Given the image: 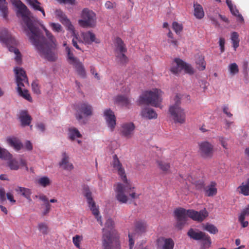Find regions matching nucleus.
Here are the masks:
<instances>
[{
  "label": "nucleus",
  "mask_w": 249,
  "mask_h": 249,
  "mask_svg": "<svg viewBox=\"0 0 249 249\" xmlns=\"http://www.w3.org/2000/svg\"><path fill=\"white\" fill-rule=\"evenodd\" d=\"M0 41L4 44L11 52H13L15 54V61L18 64L21 63V54L16 46L18 43L14 37L9 33L7 30L4 29L0 33Z\"/></svg>",
  "instance_id": "nucleus-5"
},
{
  "label": "nucleus",
  "mask_w": 249,
  "mask_h": 249,
  "mask_svg": "<svg viewBox=\"0 0 249 249\" xmlns=\"http://www.w3.org/2000/svg\"><path fill=\"white\" fill-rule=\"evenodd\" d=\"M12 158V155L6 149L0 147V159L9 160Z\"/></svg>",
  "instance_id": "nucleus-47"
},
{
  "label": "nucleus",
  "mask_w": 249,
  "mask_h": 249,
  "mask_svg": "<svg viewBox=\"0 0 249 249\" xmlns=\"http://www.w3.org/2000/svg\"><path fill=\"white\" fill-rule=\"evenodd\" d=\"M90 208V210L92 211L93 214L95 216H98L99 214V210L96 208L95 204L94 205L90 204V206H89Z\"/></svg>",
  "instance_id": "nucleus-60"
},
{
  "label": "nucleus",
  "mask_w": 249,
  "mask_h": 249,
  "mask_svg": "<svg viewBox=\"0 0 249 249\" xmlns=\"http://www.w3.org/2000/svg\"><path fill=\"white\" fill-rule=\"evenodd\" d=\"M162 91L159 89H154L145 92L139 99V104L150 105L155 107H159L161 102Z\"/></svg>",
  "instance_id": "nucleus-7"
},
{
  "label": "nucleus",
  "mask_w": 249,
  "mask_h": 249,
  "mask_svg": "<svg viewBox=\"0 0 249 249\" xmlns=\"http://www.w3.org/2000/svg\"><path fill=\"white\" fill-rule=\"evenodd\" d=\"M203 228L204 230L207 231L212 234H215L218 231V229L214 225L209 223L203 225Z\"/></svg>",
  "instance_id": "nucleus-39"
},
{
  "label": "nucleus",
  "mask_w": 249,
  "mask_h": 249,
  "mask_svg": "<svg viewBox=\"0 0 249 249\" xmlns=\"http://www.w3.org/2000/svg\"><path fill=\"white\" fill-rule=\"evenodd\" d=\"M225 39L223 37H220L219 40V45L220 48V52L221 53L225 51Z\"/></svg>",
  "instance_id": "nucleus-57"
},
{
  "label": "nucleus",
  "mask_w": 249,
  "mask_h": 249,
  "mask_svg": "<svg viewBox=\"0 0 249 249\" xmlns=\"http://www.w3.org/2000/svg\"><path fill=\"white\" fill-rule=\"evenodd\" d=\"M124 183H118L116 185L115 192L116 198L121 203H127L128 198L126 194L129 195L132 199L138 198L139 195L137 194L134 191V187L126 181H123Z\"/></svg>",
  "instance_id": "nucleus-3"
},
{
  "label": "nucleus",
  "mask_w": 249,
  "mask_h": 249,
  "mask_svg": "<svg viewBox=\"0 0 249 249\" xmlns=\"http://www.w3.org/2000/svg\"><path fill=\"white\" fill-rule=\"evenodd\" d=\"M57 15L61 18L68 24V29L74 32V27L71 24L70 21L67 18L66 15L61 11L57 12Z\"/></svg>",
  "instance_id": "nucleus-41"
},
{
  "label": "nucleus",
  "mask_w": 249,
  "mask_h": 249,
  "mask_svg": "<svg viewBox=\"0 0 249 249\" xmlns=\"http://www.w3.org/2000/svg\"><path fill=\"white\" fill-rule=\"evenodd\" d=\"M85 196L87 199V201L89 206H90V204H95V202L93 200L92 197L91 192L89 191V188H85Z\"/></svg>",
  "instance_id": "nucleus-45"
},
{
  "label": "nucleus",
  "mask_w": 249,
  "mask_h": 249,
  "mask_svg": "<svg viewBox=\"0 0 249 249\" xmlns=\"http://www.w3.org/2000/svg\"><path fill=\"white\" fill-rule=\"evenodd\" d=\"M83 37L84 41L88 44H90L93 42L96 43H99V40L96 39L95 35L90 31L83 33Z\"/></svg>",
  "instance_id": "nucleus-20"
},
{
  "label": "nucleus",
  "mask_w": 249,
  "mask_h": 249,
  "mask_svg": "<svg viewBox=\"0 0 249 249\" xmlns=\"http://www.w3.org/2000/svg\"><path fill=\"white\" fill-rule=\"evenodd\" d=\"M8 166L11 170H17L19 168V164L17 160L12 159L8 162Z\"/></svg>",
  "instance_id": "nucleus-48"
},
{
  "label": "nucleus",
  "mask_w": 249,
  "mask_h": 249,
  "mask_svg": "<svg viewBox=\"0 0 249 249\" xmlns=\"http://www.w3.org/2000/svg\"><path fill=\"white\" fill-rule=\"evenodd\" d=\"M6 141L10 146L13 147L17 151L20 150L23 147L22 143L16 137H13L7 138Z\"/></svg>",
  "instance_id": "nucleus-17"
},
{
  "label": "nucleus",
  "mask_w": 249,
  "mask_h": 249,
  "mask_svg": "<svg viewBox=\"0 0 249 249\" xmlns=\"http://www.w3.org/2000/svg\"><path fill=\"white\" fill-rule=\"evenodd\" d=\"M230 10L233 15H234L235 16L239 17V20L241 22L244 21V18L243 17L239 14L238 10L236 9L235 7L233 6L231 9H230Z\"/></svg>",
  "instance_id": "nucleus-54"
},
{
  "label": "nucleus",
  "mask_w": 249,
  "mask_h": 249,
  "mask_svg": "<svg viewBox=\"0 0 249 249\" xmlns=\"http://www.w3.org/2000/svg\"><path fill=\"white\" fill-rule=\"evenodd\" d=\"M194 16L198 19H201L204 16L203 9L201 5L197 3H194Z\"/></svg>",
  "instance_id": "nucleus-29"
},
{
  "label": "nucleus",
  "mask_w": 249,
  "mask_h": 249,
  "mask_svg": "<svg viewBox=\"0 0 249 249\" xmlns=\"http://www.w3.org/2000/svg\"><path fill=\"white\" fill-rule=\"evenodd\" d=\"M237 191L239 194H242L244 196H249V178L245 182H243L242 184L238 187Z\"/></svg>",
  "instance_id": "nucleus-23"
},
{
  "label": "nucleus",
  "mask_w": 249,
  "mask_h": 249,
  "mask_svg": "<svg viewBox=\"0 0 249 249\" xmlns=\"http://www.w3.org/2000/svg\"><path fill=\"white\" fill-rule=\"evenodd\" d=\"M205 233L201 231H197V230H194L191 228L187 232V235L191 238L195 240H200L205 235Z\"/></svg>",
  "instance_id": "nucleus-18"
},
{
  "label": "nucleus",
  "mask_w": 249,
  "mask_h": 249,
  "mask_svg": "<svg viewBox=\"0 0 249 249\" xmlns=\"http://www.w3.org/2000/svg\"><path fill=\"white\" fill-rule=\"evenodd\" d=\"M228 69L230 74L232 75H234L239 72L238 66L235 63H232L230 64Z\"/></svg>",
  "instance_id": "nucleus-46"
},
{
  "label": "nucleus",
  "mask_w": 249,
  "mask_h": 249,
  "mask_svg": "<svg viewBox=\"0 0 249 249\" xmlns=\"http://www.w3.org/2000/svg\"><path fill=\"white\" fill-rule=\"evenodd\" d=\"M76 119L80 123L86 124L87 121V117L92 115L93 108L91 105L87 103H80L75 107Z\"/></svg>",
  "instance_id": "nucleus-8"
},
{
  "label": "nucleus",
  "mask_w": 249,
  "mask_h": 249,
  "mask_svg": "<svg viewBox=\"0 0 249 249\" xmlns=\"http://www.w3.org/2000/svg\"><path fill=\"white\" fill-rule=\"evenodd\" d=\"M66 51L67 53L68 61L70 64H72L78 60V58L73 56V53L71 52V48L67 46L66 47Z\"/></svg>",
  "instance_id": "nucleus-42"
},
{
  "label": "nucleus",
  "mask_w": 249,
  "mask_h": 249,
  "mask_svg": "<svg viewBox=\"0 0 249 249\" xmlns=\"http://www.w3.org/2000/svg\"><path fill=\"white\" fill-rule=\"evenodd\" d=\"M204 237L201 239L202 241V249H207L209 248L211 245V240L210 237L207 234H205Z\"/></svg>",
  "instance_id": "nucleus-40"
},
{
  "label": "nucleus",
  "mask_w": 249,
  "mask_h": 249,
  "mask_svg": "<svg viewBox=\"0 0 249 249\" xmlns=\"http://www.w3.org/2000/svg\"><path fill=\"white\" fill-rule=\"evenodd\" d=\"M249 215V204L241 211L239 216L238 220L241 223L243 228L247 227L249 225V222L245 221V217Z\"/></svg>",
  "instance_id": "nucleus-16"
},
{
  "label": "nucleus",
  "mask_w": 249,
  "mask_h": 249,
  "mask_svg": "<svg viewBox=\"0 0 249 249\" xmlns=\"http://www.w3.org/2000/svg\"><path fill=\"white\" fill-rule=\"evenodd\" d=\"M0 15L5 19H7L8 10L6 0H0Z\"/></svg>",
  "instance_id": "nucleus-28"
},
{
  "label": "nucleus",
  "mask_w": 249,
  "mask_h": 249,
  "mask_svg": "<svg viewBox=\"0 0 249 249\" xmlns=\"http://www.w3.org/2000/svg\"><path fill=\"white\" fill-rule=\"evenodd\" d=\"M216 183L215 181H211L208 186L204 188L205 195L208 197L215 196L217 193Z\"/></svg>",
  "instance_id": "nucleus-15"
},
{
  "label": "nucleus",
  "mask_w": 249,
  "mask_h": 249,
  "mask_svg": "<svg viewBox=\"0 0 249 249\" xmlns=\"http://www.w3.org/2000/svg\"><path fill=\"white\" fill-rule=\"evenodd\" d=\"M167 36L169 38L168 40V42L172 44L174 46L177 47L178 45V41L175 39L173 37V34L171 30L169 29V32L167 34Z\"/></svg>",
  "instance_id": "nucleus-50"
},
{
  "label": "nucleus",
  "mask_w": 249,
  "mask_h": 249,
  "mask_svg": "<svg viewBox=\"0 0 249 249\" xmlns=\"http://www.w3.org/2000/svg\"><path fill=\"white\" fill-rule=\"evenodd\" d=\"M37 228L39 231L43 235L48 233L49 230L47 224L45 223L41 222L38 223Z\"/></svg>",
  "instance_id": "nucleus-43"
},
{
  "label": "nucleus",
  "mask_w": 249,
  "mask_h": 249,
  "mask_svg": "<svg viewBox=\"0 0 249 249\" xmlns=\"http://www.w3.org/2000/svg\"><path fill=\"white\" fill-rule=\"evenodd\" d=\"M141 115L142 117L149 120L156 119L158 116L154 109L147 107L142 110Z\"/></svg>",
  "instance_id": "nucleus-22"
},
{
  "label": "nucleus",
  "mask_w": 249,
  "mask_h": 249,
  "mask_svg": "<svg viewBox=\"0 0 249 249\" xmlns=\"http://www.w3.org/2000/svg\"><path fill=\"white\" fill-rule=\"evenodd\" d=\"M115 102L117 104L124 106H127L130 103L128 98L123 95H118L116 96L115 99Z\"/></svg>",
  "instance_id": "nucleus-36"
},
{
  "label": "nucleus",
  "mask_w": 249,
  "mask_h": 249,
  "mask_svg": "<svg viewBox=\"0 0 249 249\" xmlns=\"http://www.w3.org/2000/svg\"><path fill=\"white\" fill-rule=\"evenodd\" d=\"M104 115L108 127L113 131L116 125V117L110 109H107L104 112Z\"/></svg>",
  "instance_id": "nucleus-13"
},
{
  "label": "nucleus",
  "mask_w": 249,
  "mask_h": 249,
  "mask_svg": "<svg viewBox=\"0 0 249 249\" xmlns=\"http://www.w3.org/2000/svg\"><path fill=\"white\" fill-rule=\"evenodd\" d=\"M180 65L182 66V70H184L186 73L189 74H193L194 73V69L191 65L187 64L182 60H178Z\"/></svg>",
  "instance_id": "nucleus-38"
},
{
  "label": "nucleus",
  "mask_w": 249,
  "mask_h": 249,
  "mask_svg": "<svg viewBox=\"0 0 249 249\" xmlns=\"http://www.w3.org/2000/svg\"><path fill=\"white\" fill-rule=\"evenodd\" d=\"M75 69L77 74L81 77H86V73L83 64L78 59L71 64Z\"/></svg>",
  "instance_id": "nucleus-19"
},
{
  "label": "nucleus",
  "mask_w": 249,
  "mask_h": 249,
  "mask_svg": "<svg viewBox=\"0 0 249 249\" xmlns=\"http://www.w3.org/2000/svg\"><path fill=\"white\" fill-rule=\"evenodd\" d=\"M102 236V246L103 249H121L120 243L119 239L113 237L110 232H105V229Z\"/></svg>",
  "instance_id": "nucleus-10"
},
{
  "label": "nucleus",
  "mask_w": 249,
  "mask_h": 249,
  "mask_svg": "<svg viewBox=\"0 0 249 249\" xmlns=\"http://www.w3.org/2000/svg\"><path fill=\"white\" fill-rule=\"evenodd\" d=\"M219 141L224 148L228 149V143L227 142V139L223 137H219Z\"/></svg>",
  "instance_id": "nucleus-59"
},
{
  "label": "nucleus",
  "mask_w": 249,
  "mask_h": 249,
  "mask_svg": "<svg viewBox=\"0 0 249 249\" xmlns=\"http://www.w3.org/2000/svg\"><path fill=\"white\" fill-rule=\"evenodd\" d=\"M196 188L197 190H201L202 189L204 190V182L202 180H197L194 183Z\"/></svg>",
  "instance_id": "nucleus-56"
},
{
  "label": "nucleus",
  "mask_w": 249,
  "mask_h": 249,
  "mask_svg": "<svg viewBox=\"0 0 249 249\" xmlns=\"http://www.w3.org/2000/svg\"><path fill=\"white\" fill-rule=\"evenodd\" d=\"M181 95L177 94L174 97V104L169 108V113L176 124H182L186 121V113L184 109L180 107Z\"/></svg>",
  "instance_id": "nucleus-6"
},
{
  "label": "nucleus",
  "mask_w": 249,
  "mask_h": 249,
  "mask_svg": "<svg viewBox=\"0 0 249 249\" xmlns=\"http://www.w3.org/2000/svg\"><path fill=\"white\" fill-rule=\"evenodd\" d=\"M223 111L228 117H231L232 116V114L229 111V107L228 106H224L223 107Z\"/></svg>",
  "instance_id": "nucleus-64"
},
{
  "label": "nucleus",
  "mask_w": 249,
  "mask_h": 249,
  "mask_svg": "<svg viewBox=\"0 0 249 249\" xmlns=\"http://www.w3.org/2000/svg\"><path fill=\"white\" fill-rule=\"evenodd\" d=\"M16 76V83L18 86L17 92L21 96L29 102H32V98L27 89H22V87L25 85H29L28 78L25 71L21 68L16 67L14 69Z\"/></svg>",
  "instance_id": "nucleus-4"
},
{
  "label": "nucleus",
  "mask_w": 249,
  "mask_h": 249,
  "mask_svg": "<svg viewBox=\"0 0 249 249\" xmlns=\"http://www.w3.org/2000/svg\"><path fill=\"white\" fill-rule=\"evenodd\" d=\"M6 200L5 191L3 188H0V201L1 202Z\"/></svg>",
  "instance_id": "nucleus-61"
},
{
  "label": "nucleus",
  "mask_w": 249,
  "mask_h": 249,
  "mask_svg": "<svg viewBox=\"0 0 249 249\" xmlns=\"http://www.w3.org/2000/svg\"><path fill=\"white\" fill-rule=\"evenodd\" d=\"M69 156L67 155L66 153H63L62 159L59 162V165L62 166L65 170L70 171L73 169V167L72 164L69 162Z\"/></svg>",
  "instance_id": "nucleus-21"
},
{
  "label": "nucleus",
  "mask_w": 249,
  "mask_h": 249,
  "mask_svg": "<svg viewBox=\"0 0 249 249\" xmlns=\"http://www.w3.org/2000/svg\"><path fill=\"white\" fill-rule=\"evenodd\" d=\"M200 155L204 158H211L213 152V145L207 141H204L198 144Z\"/></svg>",
  "instance_id": "nucleus-11"
},
{
  "label": "nucleus",
  "mask_w": 249,
  "mask_h": 249,
  "mask_svg": "<svg viewBox=\"0 0 249 249\" xmlns=\"http://www.w3.org/2000/svg\"><path fill=\"white\" fill-rule=\"evenodd\" d=\"M112 165L113 168L117 170L118 174L121 178L122 181H126L127 178L125 175V170L123 167L122 164L116 155L113 156V161L112 162Z\"/></svg>",
  "instance_id": "nucleus-12"
},
{
  "label": "nucleus",
  "mask_w": 249,
  "mask_h": 249,
  "mask_svg": "<svg viewBox=\"0 0 249 249\" xmlns=\"http://www.w3.org/2000/svg\"><path fill=\"white\" fill-rule=\"evenodd\" d=\"M135 231L138 233H142L146 231L147 224L145 222L140 220L135 223Z\"/></svg>",
  "instance_id": "nucleus-27"
},
{
  "label": "nucleus",
  "mask_w": 249,
  "mask_h": 249,
  "mask_svg": "<svg viewBox=\"0 0 249 249\" xmlns=\"http://www.w3.org/2000/svg\"><path fill=\"white\" fill-rule=\"evenodd\" d=\"M82 239V237L81 236H80L79 235H76L75 236H74L72 238V241L74 244V245L77 248H80V241Z\"/></svg>",
  "instance_id": "nucleus-53"
},
{
  "label": "nucleus",
  "mask_w": 249,
  "mask_h": 249,
  "mask_svg": "<svg viewBox=\"0 0 249 249\" xmlns=\"http://www.w3.org/2000/svg\"><path fill=\"white\" fill-rule=\"evenodd\" d=\"M232 43V46L235 51L239 46L240 39L239 38V35L237 32H233L231 34V37Z\"/></svg>",
  "instance_id": "nucleus-37"
},
{
  "label": "nucleus",
  "mask_w": 249,
  "mask_h": 249,
  "mask_svg": "<svg viewBox=\"0 0 249 249\" xmlns=\"http://www.w3.org/2000/svg\"><path fill=\"white\" fill-rule=\"evenodd\" d=\"M45 209L44 212L42 213V214L43 216L45 215L47 213H48L50 212L51 209V205L50 204L49 202H47V203H46L45 204Z\"/></svg>",
  "instance_id": "nucleus-62"
},
{
  "label": "nucleus",
  "mask_w": 249,
  "mask_h": 249,
  "mask_svg": "<svg viewBox=\"0 0 249 249\" xmlns=\"http://www.w3.org/2000/svg\"><path fill=\"white\" fill-rule=\"evenodd\" d=\"M81 19L78 23L83 28H93L96 25V16L94 12L88 8H84L81 14Z\"/></svg>",
  "instance_id": "nucleus-9"
},
{
  "label": "nucleus",
  "mask_w": 249,
  "mask_h": 249,
  "mask_svg": "<svg viewBox=\"0 0 249 249\" xmlns=\"http://www.w3.org/2000/svg\"><path fill=\"white\" fill-rule=\"evenodd\" d=\"M26 1L35 10L40 11L42 13L43 17H45L44 10L40 6L41 3L38 0H26Z\"/></svg>",
  "instance_id": "nucleus-26"
},
{
  "label": "nucleus",
  "mask_w": 249,
  "mask_h": 249,
  "mask_svg": "<svg viewBox=\"0 0 249 249\" xmlns=\"http://www.w3.org/2000/svg\"><path fill=\"white\" fill-rule=\"evenodd\" d=\"M161 240L163 241V243L160 249H173L175 244L172 239L162 237Z\"/></svg>",
  "instance_id": "nucleus-32"
},
{
  "label": "nucleus",
  "mask_w": 249,
  "mask_h": 249,
  "mask_svg": "<svg viewBox=\"0 0 249 249\" xmlns=\"http://www.w3.org/2000/svg\"><path fill=\"white\" fill-rule=\"evenodd\" d=\"M122 133L124 136L129 138L131 137L135 129V125L132 123H125L122 125Z\"/></svg>",
  "instance_id": "nucleus-14"
},
{
  "label": "nucleus",
  "mask_w": 249,
  "mask_h": 249,
  "mask_svg": "<svg viewBox=\"0 0 249 249\" xmlns=\"http://www.w3.org/2000/svg\"><path fill=\"white\" fill-rule=\"evenodd\" d=\"M174 213L177 221L176 227L179 230L183 227L187 220V217L194 221L201 222L209 215L205 208L198 212L194 210H186L182 208H178L175 210Z\"/></svg>",
  "instance_id": "nucleus-2"
},
{
  "label": "nucleus",
  "mask_w": 249,
  "mask_h": 249,
  "mask_svg": "<svg viewBox=\"0 0 249 249\" xmlns=\"http://www.w3.org/2000/svg\"><path fill=\"white\" fill-rule=\"evenodd\" d=\"M15 191L18 194H20L23 196L25 197L29 201H31L32 200L31 198L32 192L30 189L24 187L18 186L16 188H15Z\"/></svg>",
  "instance_id": "nucleus-24"
},
{
  "label": "nucleus",
  "mask_w": 249,
  "mask_h": 249,
  "mask_svg": "<svg viewBox=\"0 0 249 249\" xmlns=\"http://www.w3.org/2000/svg\"><path fill=\"white\" fill-rule=\"evenodd\" d=\"M10 1L17 9V17L21 18L27 26L29 30L27 31V35L40 55L48 61H55L57 58V43L54 36L42 25L41 27L49 40L47 41L37 25L30 18V12L27 6L20 0H10Z\"/></svg>",
  "instance_id": "nucleus-1"
},
{
  "label": "nucleus",
  "mask_w": 249,
  "mask_h": 249,
  "mask_svg": "<svg viewBox=\"0 0 249 249\" xmlns=\"http://www.w3.org/2000/svg\"><path fill=\"white\" fill-rule=\"evenodd\" d=\"M196 64L197 69L200 71H203L206 68V63L204 59V57L201 55H198Z\"/></svg>",
  "instance_id": "nucleus-35"
},
{
  "label": "nucleus",
  "mask_w": 249,
  "mask_h": 249,
  "mask_svg": "<svg viewBox=\"0 0 249 249\" xmlns=\"http://www.w3.org/2000/svg\"><path fill=\"white\" fill-rule=\"evenodd\" d=\"M50 25L54 32H61L63 31L62 27L59 23L52 22L50 23Z\"/></svg>",
  "instance_id": "nucleus-51"
},
{
  "label": "nucleus",
  "mask_w": 249,
  "mask_h": 249,
  "mask_svg": "<svg viewBox=\"0 0 249 249\" xmlns=\"http://www.w3.org/2000/svg\"><path fill=\"white\" fill-rule=\"evenodd\" d=\"M126 48L123 40L119 37L116 39V51L118 53H125Z\"/></svg>",
  "instance_id": "nucleus-30"
},
{
  "label": "nucleus",
  "mask_w": 249,
  "mask_h": 249,
  "mask_svg": "<svg viewBox=\"0 0 249 249\" xmlns=\"http://www.w3.org/2000/svg\"><path fill=\"white\" fill-rule=\"evenodd\" d=\"M21 125L23 126L29 125L31 120V117L28 114L27 111H22L19 117Z\"/></svg>",
  "instance_id": "nucleus-25"
},
{
  "label": "nucleus",
  "mask_w": 249,
  "mask_h": 249,
  "mask_svg": "<svg viewBox=\"0 0 249 249\" xmlns=\"http://www.w3.org/2000/svg\"><path fill=\"white\" fill-rule=\"evenodd\" d=\"M37 182L40 186L43 187H46L51 183L50 179L47 177H43L39 178L38 179Z\"/></svg>",
  "instance_id": "nucleus-44"
},
{
  "label": "nucleus",
  "mask_w": 249,
  "mask_h": 249,
  "mask_svg": "<svg viewBox=\"0 0 249 249\" xmlns=\"http://www.w3.org/2000/svg\"><path fill=\"white\" fill-rule=\"evenodd\" d=\"M114 226V222L111 218H108L105 223V227L107 229H112Z\"/></svg>",
  "instance_id": "nucleus-58"
},
{
  "label": "nucleus",
  "mask_w": 249,
  "mask_h": 249,
  "mask_svg": "<svg viewBox=\"0 0 249 249\" xmlns=\"http://www.w3.org/2000/svg\"><path fill=\"white\" fill-rule=\"evenodd\" d=\"M68 136L69 138L71 141H74L76 138H81L82 137V135L78 130L74 127L69 128Z\"/></svg>",
  "instance_id": "nucleus-31"
},
{
  "label": "nucleus",
  "mask_w": 249,
  "mask_h": 249,
  "mask_svg": "<svg viewBox=\"0 0 249 249\" xmlns=\"http://www.w3.org/2000/svg\"><path fill=\"white\" fill-rule=\"evenodd\" d=\"M172 28L176 33L178 35L180 34L183 30L182 24L178 23L176 21H174L172 23Z\"/></svg>",
  "instance_id": "nucleus-49"
},
{
  "label": "nucleus",
  "mask_w": 249,
  "mask_h": 249,
  "mask_svg": "<svg viewBox=\"0 0 249 249\" xmlns=\"http://www.w3.org/2000/svg\"><path fill=\"white\" fill-rule=\"evenodd\" d=\"M157 163L158 167L164 173H167L170 168V165L167 162L162 160H158Z\"/></svg>",
  "instance_id": "nucleus-34"
},
{
  "label": "nucleus",
  "mask_w": 249,
  "mask_h": 249,
  "mask_svg": "<svg viewBox=\"0 0 249 249\" xmlns=\"http://www.w3.org/2000/svg\"><path fill=\"white\" fill-rule=\"evenodd\" d=\"M32 88L34 93L38 94L40 93V90L38 83L37 81H34L32 84Z\"/></svg>",
  "instance_id": "nucleus-55"
},
{
  "label": "nucleus",
  "mask_w": 249,
  "mask_h": 249,
  "mask_svg": "<svg viewBox=\"0 0 249 249\" xmlns=\"http://www.w3.org/2000/svg\"><path fill=\"white\" fill-rule=\"evenodd\" d=\"M178 60H182L179 58H175L170 69L171 71L175 74H178L182 70V66L180 65Z\"/></svg>",
  "instance_id": "nucleus-33"
},
{
  "label": "nucleus",
  "mask_w": 249,
  "mask_h": 249,
  "mask_svg": "<svg viewBox=\"0 0 249 249\" xmlns=\"http://www.w3.org/2000/svg\"><path fill=\"white\" fill-rule=\"evenodd\" d=\"M116 57L118 59H119L120 63L123 64L126 63L128 61V58L124 54V53H118L116 55Z\"/></svg>",
  "instance_id": "nucleus-52"
},
{
  "label": "nucleus",
  "mask_w": 249,
  "mask_h": 249,
  "mask_svg": "<svg viewBox=\"0 0 249 249\" xmlns=\"http://www.w3.org/2000/svg\"><path fill=\"white\" fill-rule=\"evenodd\" d=\"M116 5V3H115V2L113 3L110 1H107L105 3V7H106V8H107L108 9H112L114 7H115Z\"/></svg>",
  "instance_id": "nucleus-63"
}]
</instances>
